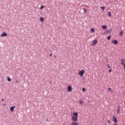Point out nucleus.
Listing matches in <instances>:
<instances>
[{"label": "nucleus", "instance_id": "f257e3e1", "mask_svg": "<svg viewBox=\"0 0 125 125\" xmlns=\"http://www.w3.org/2000/svg\"><path fill=\"white\" fill-rule=\"evenodd\" d=\"M79 117V113L78 112H74L73 114L72 117V122H78V118Z\"/></svg>", "mask_w": 125, "mask_h": 125}, {"label": "nucleus", "instance_id": "f03ea898", "mask_svg": "<svg viewBox=\"0 0 125 125\" xmlns=\"http://www.w3.org/2000/svg\"><path fill=\"white\" fill-rule=\"evenodd\" d=\"M73 90L72 88V85H69L67 87L66 91L67 92H71Z\"/></svg>", "mask_w": 125, "mask_h": 125}, {"label": "nucleus", "instance_id": "7ed1b4c3", "mask_svg": "<svg viewBox=\"0 0 125 125\" xmlns=\"http://www.w3.org/2000/svg\"><path fill=\"white\" fill-rule=\"evenodd\" d=\"M83 74H84V70L83 69L79 72L78 75L80 76V77H83Z\"/></svg>", "mask_w": 125, "mask_h": 125}, {"label": "nucleus", "instance_id": "20e7f679", "mask_svg": "<svg viewBox=\"0 0 125 125\" xmlns=\"http://www.w3.org/2000/svg\"><path fill=\"white\" fill-rule=\"evenodd\" d=\"M117 114H120L121 113V106H118L117 109Z\"/></svg>", "mask_w": 125, "mask_h": 125}, {"label": "nucleus", "instance_id": "39448f33", "mask_svg": "<svg viewBox=\"0 0 125 125\" xmlns=\"http://www.w3.org/2000/svg\"><path fill=\"white\" fill-rule=\"evenodd\" d=\"M112 121L114 123H118V121L117 120V118L115 116L112 117Z\"/></svg>", "mask_w": 125, "mask_h": 125}, {"label": "nucleus", "instance_id": "423d86ee", "mask_svg": "<svg viewBox=\"0 0 125 125\" xmlns=\"http://www.w3.org/2000/svg\"><path fill=\"white\" fill-rule=\"evenodd\" d=\"M112 31H113V29H109L108 30L106 31L105 32L104 34H111V32H112Z\"/></svg>", "mask_w": 125, "mask_h": 125}, {"label": "nucleus", "instance_id": "0eeeda50", "mask_svg": "<svg viewBox=\"0 0 125 125\" xmlns=\"http://www.w3.org/2000/svg\"><path fill=\"white\" fill-rule=\"evenodd\" d=\"M112 43L113 44H118V41L117 40H113L111 41Z\"/></svg>", "mask_w": 125, "mask_h": 125}, {"label": "nucleus", "instance_id": "6e6552de", "mask_svg": "<svg viewBox=\"0 0 125 125\" xmlns=\"http://www.w3.org/2000/svg\"><path fill=\"white\" fill-rule=\"evenodd\" d=\"M107 14L108 15L109 18H111V17H112V13H111V12L110 11L107 12Z\"/></svg>", "mask_w": 125, "mask_h": 125}, {"label": "nucleus", "instance_id": "1a4fd4ad", "mask_svg": "<svg viewBox=\"0 0 125 125\" xmlns=\"http://www.w3.org/2000/svg\"><path fill=\"white\" fill-rule=\"evenodd\" d=\"M6 36H7V33H5V32H3L0 36V37L1 38H2V37H6Z\"/></svg>", "mask_w": 125, "mask_h": 125}, {"label": "nucleus", "instance_id": "9d476101", "mask_svg": "<svg viewBox=\"0 0 125 125\" xmlns=\"http://www.w3.org/2000/svg\"><path fill=\"white\" fill-rule=\"evenodd\" d=\"M97 43V40H93V43L91 44V45H95Z\"/></svg>", "mask_w": 125, "mask_h": 125}, {"label": "nucleus", "instance_id": "9b49d317", "mask_svg": "<svg viewBox=\"0 0 125 125\" xmlns=\"http://www.w3.org/2000/svg\"><path fill=\"white\" fill-rule=\"evenodd\" d=\"M121 63L122 65H125V59H121Z\"/></svg>", "mask_w": 125, "mask_h": 125}, {"label": "nucleus", "instance_id": "f8f14e48", "mask_svg": "<svg viewBox=\"0 0 125 125\" xmlns=\"http://www.w3.org/2000/svg\"><path fill=\"white\" fill-rule=\"evenodd\" d=\"M15 108V106H12L10 108V111H11V112H13V111H14Z\"/></svg>", "mask_w": 125, "mask_h": 125}, {"label": "nucleus", "instance_id": "ddd939ff", "mask_svg": "<svg viewBox=\"0 0 125 125\" xmlns=\"http://www.w3.org/2000/svg\"><path fill=\"white\" fill-rule=\"evenodd\" d=\"M102 28L103 29V30H106L107 29V26L103 25L102 26Z\"/></svg>", "mask_w": 125, "mask_h": 125}, {"label": "nucleus", "instance_id": "4468645a", "mask_svg": "<svg viewBox=\"0 0 125 125\" xmlns=\"http://www.w3.org/2000/svg\"><path fill=\"white\" fill-rule=\"evenodd\" d=\"M91 33H94L95 32V30L94 29V28H92L91 29Z\"/></svg>", "mask_w": 125, "mask_h": 125}, {"label": "nucleus", "instance_id": "2eb2a0df", "mask_svg": "<svg viewBox=\"0 0 125 125\" xmlns=\"http://www.w3.org/2000/svg\"><path fill=\"white\" fill-rule=\"evenodd\" d=\"M43 20H44L43 18L42 17L40 18V21L41 22H43Z\"/></svg>", "mask_w": 125, "mask_h": 125}, {"label": "nucleus", "instance_id": "dca6fc26", "mask_svg": "<svg viewBox=\"0 0 125 125\" xmlns=\"http://www.w3.org/2000/svg\"><path fill=\"white\" fill-rule=\"evenodd\" d=\"M119 36H123V30L121 31V32L120 33V34H119Z\"/></svg>", "mask_w": 125, "mask_h": 125}, {"label": "nucleus", "instance_id": "f3484780", "mask_svg": "<svg viewBox=\"0 0 125 125\" xmlns=\"http://www.w3.org/2000/svg\"><path fill=\"white\" fill-rule=\"evenodd\" d=\"M79 104L82 105V104H83V101H79Z\"/></svg>", "mask_w": 125, "mask_h": 125}, {"label": "nucleus", "instance_id": "a211bd4d", "mask_svg": "<svg viewBox=\"0 0 125 125\" xmlns=\"http://www.w3.org/2000/svg\"><path fill=\"white\" fill-rule=\"evenodd\" d=\"M83 11L84 12V13H86V12H87V11L86 10V9L85 8H83Z\"/></svg>", "mask_w": 125, "mask_h": 125}, {"label": "nucleus", "instance_id": "6ab92c4d", "mask_svg": "<svg viewBox=\"0 0 125 125\" xmlns=\"http://www.w3.org/2000/svg\"><path fill=\"white\" fill-rule=\"evenodd\" d=\"M105 7L104 6H102L101 7V9H102V10H104V9H105Z\"/></svg>", "mask_w": 125, "mask_h": 125}, {"label": "nucleus", "instance_id": "aec40b11", "mask_svg": "<svg viewBox=\"0 0 125 125\" xmlns=\"http://www.w3.org/2000/svg\"><path fill=\"white\" fill-rule=\"evenodd\" d=\"M108 91H110V92H112V88H108Z\"/></svg>", "mask_w": 125, "mask_h": 125}, {"label": "nucleus", "instance_id": "412c9836", "mask_svg": "<svg viewBox=\"0 0 125 125\" xmlns=\"http://www.w3.org/2000/svg\"><path fill=\"white\" fill-rule=\"evenodd\" d=\"M107 40H108V41H110V40H111V36H108V37H107Z\"/></svg>", "mask_w": 125, "mask_h": 125}, {"label": "nucleus", "instance_id": "4be33fe9", "mask_svg": "<svg viewBox=\"0 0 125 125\" xmlns=\"http://www.w3.org/2000/svg\"><path fill=\"white\" fill-rule=\"evenodd\" d=\"M43 8H44V6H41L40 9H43Z\"/></svg>", "mask_w": 125, "mask_h": 125}, {"label": "nucleus", "instance_id": "5701e85b", "mask_svg": "<svg viewBox=\"0 0 125 125\" xmlns=\"http://www.w3.org/2000/svg\"><path fill=\"white\" fill-rule=\"evenodd\" d=\"M8 82H10L11 81V79L9 78V77H8Z\"/></svg>", "mask_w": 125, "mask_h": 125}, {"label": "nucleus", "instance_id": "b1692460", "mask_svg": "<svg viewBox=\"0 0 125 125\" xmlns=\"http://www.w3.org/2000/svg\"><path fill=\"white\" fill-rule=\"evenodd\" d=\"M82 91L83 92H84V91H85V89L84 88H83Z\"/></svg>", "mask_w": 125, "mask_h": 125}, {"label": "nucleus", "instance_id": "393cba45", "mask_svg": "<svg viewBox=\"0 0 125 125\" xmlns=\"http://www.w3.org/2000/svg\"><path fill=\"white\" fill-rule=\"evenodd\" d=\"M108 72H109V73H111V72H112V70H111V69H109V70H108Z\"/></svg>", "mask_w": 125, "mask_h": 125}, {"label": "nucleus", "instance_id": "a878e982", "mask_svg": "<svg viewBox=\"0 0 125 125\" xmlns=\"http://www.w3.org/2000/svg\"><path fill=\"white\" fill-rule=\"evenodd\" d=\"M51 56H52V54H50L49 55V57H51Z\"/></svg>", "mask_w": 125, "mask_h": 125}, {"label": "nucleus", "instance_id": "bb28decb", "mask_svg": "<svg viewBox=\"0 0 125 125\" xmlns=\"http://www.w3.org/2000/svg\"><path fill=\"white\" fill-rule=\"evenodd\" d=\"M107 123H108V124H110V121L109 120H108V121H107Z\"/></svg>", "mask_w": 125, "mask_h": 125}, {"label": "nucleus", "instance_id": "cd10ccee", "mask_svg": "<svg viewBox=\"0 0 125 125\" xmlns=\"http://www.w3.org/2000/svg\"><path fill=\"white\" fill-rule=\"evenodd\" d=\"M114 125H118V124L115 123Z\"/></svg>", "mask_w": 125, "mask_h": 125}, {"label": "nucleus", "instance_id": "c85d7f7f", "mask_svg": "<svg viewBox=\"0 0 125 125\" xmlns=\"http://www.w3.org/2000/svg\"><path fill=\"white\" fill-rule=\"evenodd\" d=\"M108 68H111V66H110L109 65H108Z\"/></svg>", "mask_w": 125, "mask_h": 125}, {"label": "nucleus", "instance_id": "c756f323", "mask_svg": "<svg viewBox=\"0 0 125 125\" xmlns=\"http://www.w3.org/2000/svg\"><path fill=\"white\" fill-rule=\"evenodd\" d=\"M4 100H3V99H2L1 101H4Z\"/></svg>", "mask_w": 125, "mask_h": 125}, {"label": "nucleus", "instance_id": "7c9ffc66", "mask_svg": "<svg viewBox=\"0 0 125 125\" xmlns=\"http://www.w3.org/2000/svg\"><path fill=\"white\" fill-rule=\"evenodd\" d=\"M54 57H55V58H56V56H54Z\"/></svg>", "mask_w": 125, "mask_h": 125}, {"label": "nucleus", "instance_id": "2f4dec72", "mask_svg": "<svg viewBox=\"0 0 125 125\" xmlns=\"http://www.w3.org/2000/svg\"><path fill=\"white\" fill-rule=\"evenodd\" d=\"M46 121H47V122H48V120L47 119Z\"/></svg>", "mask_w": 125, "mask_h": 125}]
</instances>
